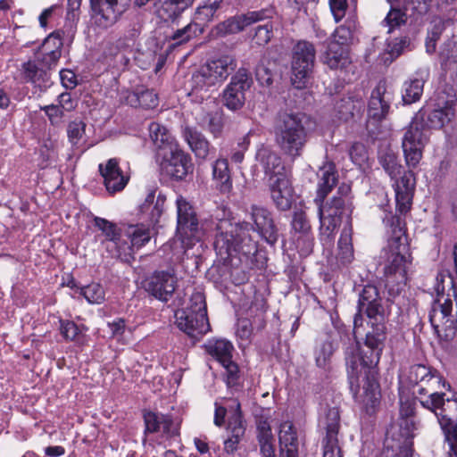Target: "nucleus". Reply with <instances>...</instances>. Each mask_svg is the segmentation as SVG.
<instances>
[{"mask_svg":"<svg viewBox=\"0 0 457 457\" xmlns=\"http://www.w3.org/2000/svg\"><path fill=\"white\" fill-rule=\"evenodd\" d=\"M222 212L217 211L213 222L215 223L214 248L223 258L229 256H248L257 250V242L251 237L249 231L253 230L273 245L278 240V229L274 223L271 212L263 206L253 204L250 207L249 216L253 224L248 222H233Z\"/></svg>","mask_w":457,"mask_h":457,"instance_id":"obj_1","label":"nucleus"},{"mask_svg":"<svg viewBox=\"0 0 457 457\" xmlns=\"http://www.w3.org/2000/svg\"><path fill=\"white\" fill-rule=\"evenodd\" d=\"M386 339V326L382 322L371 323V328L367 332L364 347L360 351L359 345L353 342L345 350V361L351 390L359 386V378L364 373L362 393L356 395L367 412L374 411L379 403L380 391L378 382V366Z\"/></svg>","mask_w":457,"mask_h":457,"instance_id":"obj_2","label":"nucleus"},{"mask_svg":"<svg viewBox=\"0 0 457 457\" xmlns=\"http://www.w3.org/2000/svg\"><path fill=\"white\" fill-rule=\"evenodd\" d=\"M453 115V104L448 101L443 104H427L416 112L402 141L405 161L409 167H416L421 160L423 148L428 141L429 129L443 128Z\"/></svg>","mask_w":457,"mask_h":457,"instance_id":"obj_3","label":"nucleus"},{"mask_svg":"<svg viewBox=\"0 0 457 457\" xmlns=\"http://www.w3.org/2000/svg\"><path fill=\"white\" fill-rule=\"evenodd\" d=\"M392 236L383 250L386 256L384 276L389 293L398 294L412 271V256L399 218L392 219Z\"/></svg>","mask_w":457,"mask_h":457,"instance_id":"obj_4","label":"nucleus"},{"mask_svg":"<svg viewBox=\"0 0 457 457\" xmlns=\"http://www.w3.org/2000/svg\"><path fill=\"white\" fill-rule=\"evenodd\" d=\"M303 119L302 113H284L279 116L275 127L278 145L293 161L302 155L307 142Z\"/></svg>","mask_w":457,"mask_h":457,"instance_id":"obj_5","label":"nucleus"},{"mask_svg":"<svg viewBox=\"0 0 457 457\" xmlns=\"http://www.w3.org/2000/svg\"><path fill=\"white\" fill-rule=\"evenodd\" d=\"M442 291H445V283L449 287L446 295L442 294L434 301L428 317L431 326L433 327L438 337L449 340L453 337L457 324V311L453 312V300H457V290L455 288L453 279L451 276L442 280Z\"/></svg>","mask_w":457,"mask_h":457,"instance_id":"obj_6","label":"nucleus"},{"mask_svg":"<svg viewBox=\"0 0 457 457\" xmlns=\"http://www.w3.org/2000/svg\"><path fill=\"white\" fill-rule=\"evenodd\" d=\"M351 187L343 183L336 195L324 206L319 208L320 239L328 244L333 241L334 233L340 226L343 216L352 212Z\"/></svg>","mask_w":457,"mask_h":457,"instance_id":"obj_7","label":"nucleus"},{"mask_svg":"<svg viewBox=\"0 0 457 457\" xmlns=\"http://www.w3.org/2000/svg\"><path fill=\"white\" fill-rule=\"evenodd\" d=\"M424 408L436 416L444 430L451 457H457V398L445 397L443 393L436 399L427 400Z\"/></svg>","mask_w":457,"mask_h":457,"instance_id":"obj_8","label":"nucleus"},{"mask_svg":"<svg viewBox=\"0 0 457 457\" xmlns=\"http://www.w3.org/2000/svg\"><path fill=\"white\" fill-rule=\"evenodd\" d=\"M316 49L312 43L299 40L292 48L291 81L296 88L306 86L315 63Z\"/></svg>","mask_w":457,"mask_h":457,"instance_id":"obj_9","label":"nucleus"},{"mask_svg":"<svg viewBox=\"0 0 457 457\" xmlns=\"http://www.w3.org/2000/svg\"><path fill=\"white\" fill-rule=\"evenodd\" d=\"M177 235L182 243L189 245L192 240H199L201 229L192 205L183 197L177 199Z\"/></svg>","mask_w":457,"mask_h":457,"instance_id":"obj_10","label":"nucleus"},{"mask_svg":"<svg viewBox=\"0 0 457 457\" xmlns=\"http://www.w3.org/2000/svg\"><path fill=\"white\" fill-rule=\"evenodd\" d=\"M126 0H90L93 23L106 29L114 25L126 10Z\"/></svg>","mask_w":457,"mask_h":457,"instance_id":"obj_11","label":"nucleus"},{"mask_svg":"<svg viewBox=\"0 0 457 457\" xmlns=\"http://www.w3.org/2000/svg\"><path fill=\"white\" fill-rule=\"evenodd\" d=\"M166 151L161 164L162 170L171 179L180 180L192 170L190 156L186 154L178 143L163 149Z\"/></svg>","mask_w":457,"mask_h":457,"instance_id":"obj_12","label":"nucleus"},{"mask_svg":"<svg viewBox=\"0 0 457 457\" xmlns=\"http://www.w3.org/2000/svg\"><path fill=\"white\" fill-rule=\"evenodd\" d=\"M252 84V79L245 69H239L231 78L222 95V103L230 111L241 109L245 101V91Z\"/></svg>","mask_w":457,"mask_h":457,"instance_id":"obj_13","label":"nucleus"},{"mask_svg":"<svg viewBox=\"0 0 457 457\" xmlns=\"http://www.w3.org/2000/svg\"><path fill=\"white\" fill-rule=\"evenodd\" d=\"M291 235L301 255H308L312 253L314 237L310 221L303 210L294 212L291 220Z\"/></svg>","mask_w":457,"mask_h":457,"instance_id":"obj_14","label":"nucleus"},{"mask_svg":"<svg viewBox=\"0 0 457 457\" xmlns=\"http://www.w3.org/2000/svg\"><path fill=\"white\" fill-rule=\"evenodd\" d=\"M265 17V11H253L235 15L218 23L212 29V34L216 37H224L228 35L237 34L243 31L246 27L263 20Z\"/></svg>","mask_w":457,"mask_h":457,"instance_id":"obj_15","label":"nucleus"},{"mask_svg":"<svg viewBox=\"0 0 457 457\" xmlns=\"http://www.w3.org/2000/svg\"><path fill=\"white\" fill-rule=\"evenodd\" d=\"M177 277L173 270L155 271L145 281V290L162 302H167L177 287Z\"/></svg>","mask_w":457,"mask_h":457,"instance_id":"obj_16","label":"nucleus"},{"mask_svg":"<svg viewBox=\"0 0 457 457\" xmlns=\"http://www.w3.org/2000/svg\"><path fill=\"white\" fill-rule=\"evenodd\" d=\"M340 415L337 408H331L328 411L324 428L326 429V436L324 438L323 457H342L341 449L338 445L337 434L339 431Z\"/></svg>","mask_w":457,"mask_h":457,"instance_id":"obj_17","label":"nucleus"},{"mask_svg":"<svg viewBox=\"0 0 457 457\" xmlns=\"http://www.w3.org/2000/svg\"><path fill=\"white\" fill-rule=\"evenodd\" d=\"M441 389L450 390L451 385L436 370H433L427 378L414 387L413 394L420 396L419 401L424 408L427 400L436 399V396H440L444 393L439 391Z\"/></svg>","mask_w":457,"mask_h":457,"instance_id":"obj_18","label":"nucleus"},{"mask_svg":"<svg viewBox=\"0 0 457 457\" xmlns=\"http://www.w3.org/2000/svg\"><path fill=\"white\" fill-rule=\"evenodd\" d=\"M99 171L104 179V184L110 194H115L124 189L129 177L125 175L119 166V160L112 158L105 164H99Z\"/></svg>","mask_w":457,"mask_h":457,"instance_id":"obj_19","label":"nucleus"},{"mask_svg":"<svg viewBox=\"0 0 457 457\" xmlns=\"http://www.w3.org/2000/svg\"><path fill=\"white\" fill-rule=\"evenodd\" d=\"M219 83L202 67L192 75L190 86L191 90L188 96L194 102L202 103L211 97L212 93L216 89Z\"/></svg>","mask_w":457,"mask_h":457,"instance_id":"obj_20","label":"nucleus"},{"mask_svg":"<svg viewBox=\"0 0 457 457\" xmlns=\"http://www.w3.org/2000/svg\"><path fill=\"white\" fill-rule=\"evenodd\" d=\"M94 222L105 237L106 247L109 248L111 245L114 248L113 256L120 258V253H128L129 247L123 238V231L116 224L99 217H96Z\"/></svg>","mask_w":457,"mask_h":457,"instance_id":"obj_21","label":"nucleus"},{"mask_svg":"<svg viewBox=\"0 0 457 457\" xmlns=\"http://www.w3.org/2000/svg\"><path fill=\"white\" fill-rule=\"evenodd\" d=\"M269 187L273 203L280 211H287L293 203V187L287 175L270 179Z\"/></svg>","mask_w":457,"mask_h":457,"instance_id":"obj_22","label":"nucleus"},{"mask_svg":"<svg viewBox=\"0 0 457 457\" xmlns=\"http://www.w3.org/2000/svg\"><path fill=\"white\" fill-rule=\"evenodd\" d=\"M176 324L178 328L191 337L198 338L206 334L210 329L208 317L204 316V325L200 324V315L193 314L188 311H176Z\"/></svg>","mask_w":457,"mask_h":457,"instance_id":"obj_23","label":"nucleus"},{"mask_svg":"<svg viewBox=\"0 0 457 457\" xmlns=\"http://www.w3.org/2000/svg\"><path fill=\"white\" fill-rule=\"evenodd\" d=\"M394 187L397 210L401 213H406L411 208L415 187L413 172H404L400 179L395 181Z\"/></svg>","mask_w":457,"mask_h":457,"instance_id":"obj_24","label":"nucleus"},{"mask_svg":"<svg viewBox=\"0 0 457 457\" xmlns=\"http://www.w3.org/2000/svg\"><path fill=\"white\" fill-rule=\"evenodd\" d=\"M389 101L386 83L379 81L371 92L368 107L369 117L376 120L384 119L390 108Z\"/></svg>","mask_w":457,"mask_h":457,"instance_id":"obj_25","label":"nucleus"},{"mask_svg":"<svg viewBox=\"0 0 457 457\" xmlns=\"http://www.w3.org/2000/svg\"><path fill=\"white\" fill-rule=\"evenodd\" d=\"M145 432H162L167 437L178 435V425L175 424L169 415L147 411L144 414Z\"/></svg>","mask_w":457,"mask_h":457,"instance_id":"obj_26","label":"nucleus"},{"mask_svg":"<svg viewBox=\"0 0 457 457\" xmlns=\"http://www.w3.org/2000/svg\"><path fill=\"white\" fill-rule=\"evenodd\" d=\"M123 238L129 247L128 253H120V258L131 256L134 249H139L151 239V231L144 224L129 225L123 230Z\"/></svg>","mask_w":457,"mask_h":457,"instance_id":"obj_27","label":"nucleus"},{"mask_svg":"<svg viewBox=\"0 0 457 457\" xmlns=\"http://www.w3.org/2000/svg\"><path fill=\"white\" fill-rule=\"evenodd\" d=\"M256 159L270 179L285 174V166L278 153L269 147L262 146L256 154Z\"/></svg>","mask_w":457,"mask_h":457,"instance_id":"obj_28","label":"nucleus"},{"mask_svg":"<svg viewBox=\"0 0 457 457\" xmlns=\"http://www.w3.org/2000/svg\"><path fill=\"white\" fill-rule=\"evenodd\" d=\"M194 0H155L154 13L164 22L175 21Z\"/></svg>","mask_w":457,"mask_h":457,"instance_id":"obj_29","label":"nucleus"},{"mask_svg":"<svg viewBox=\"0 0 457 457\" xmlns=\"http://www.w3.org/2000/svg\"><path fill=\"white\" fill-rule=\"evenodd\" d=\"M360 312H365L367 316L370 319H376L378 316H382L383 307L381 305V298L376 287L368 285L362 289L359 303Z\"/></svg>","mask_w":457,"mask_h":457,"instance_id":"obj_30","label":"nucleus"},{"mask_svg":"<svg viewBox=\"0 0 457 457\" xmlns=\"http://www.w3.org/2000/svg\"><path fill=\"white\" fill-rule=\"evenodd\" d=\"M278 440L281 457H298V439L292 422L285 421L280 425Z\"/></svg>","mask_w":457,"mask_h":457,"instance_id":"obj_31","label":"nucleus"},{"mask_svg":"<svg viewBox=\"0 0 457 457\" xmlns=\"http://www.w3.org/2000/svg\"><path fill=\"white\" fill-rule=\"evenodd\" d=\"M364 107V103L361 96L349 95L343 96L336 102L334 105V115L341 121H347L353 117L356 112H360Z\"/></svg>","mask_w":457,"mask_h":457,"instance_id":"obj_32","label":"nucleus"},{"mask_svg":"<svg viewBox=\"0 0 457 457\" xmlns=\"http://www.w3.org/2000/svg\"><path fill=\"white\" fill-rule=\"evenodd\" d=\"M203 67L220 84L236 69L237 61L234 56L226 54L210 61Z\"/></svg>","mask_w":457,"mask_h":457,"instance_id":"obj_33","label":"nucleus"},{"mask_svg":"<svg viewBox=\"0 0 457 457\" xmlns=\"http://www.w3.org/2000/svg\"><path fill=\"white\" fill-rule=\"evenodd\" d=\"M322 62L332 70L345 68L351 62L348 48L336 42H328L327 50L322 55Z\"/></svg>","mask_w":457,"mask_h":457,"instance_id":"obj_34","label":"nucleus"},{"mask_svg":"<svg viewBox=\"0 0 457 457\" xmlns=\"http://www.w3.org/2000/svg\"><path fill=\"white\" fill-rule=\"evenodd\" d=\"M37 61H28L22 64V75L27 82L32 83L40 90L46 89L50 85V76L42 65L38 67Z\"/></svg>","mask_w":457,"mask_h":457,"instance_id":"obj_35","label":"nucleus"},{"mask_svg":"<svg viewBox=\"0 0 457 457\" xmlns=\"http://www.w3.org/2000/svg\"><path fill=\"white\" fill-rule=\"evenodd\" d=\"M165 197L158 195L154 200V192L151 191L146 195L144 203L139 206V211L145 219L152 224L158 222L164 209Z\"/></svg>","mask_w":457,"mask_h":457,"instance_id":"obj_36","label":"nucleus"},{"mask_svg":"<svg viewBox=\"0 0 457 457\" xmlns=\"http://www.w3.org/2000/svg\"><path fill=\"white\" fill-rule=\"evenodd\" d=\"M212 178L221 193H229L232 189V179L226 158H218L212 164Z\"/></svg>","mask_w":457,"mask_h":457,"instance_id":"obj_37","label":"nucleus"},{"mask_svg":"<svg viewBox=\"0 0 457 457\" xmlns=\"http://www.w3.org/2000/svg\"><path fill=\"white\" fill-rule=\"evenodd\" d=\"M184 137L195 156L206 159L210 153V144L205 137L193 128H186Z\"/></svg>","mask_w":457,"mask_h":457,"instance_id":"obj_38","label":"nucleus"},{"mask_svg":"<svg viewBox=\"0 0 457 457\" xmlns=\"http://www.w3.org/2000/svg\"><path fill=\"white\" fill-rule=\"evenodd\" d=\"M318 177L320 180L318 183L317 195L320 199H324L337 181L335 166L332 163L325 164L318 171Z\"/></svg>","mask_w":457,"mask_h":457,"instance_id":"obj_39","label":"nucleus"},{"mask_svg":"<svg viewBox=\"0 0 457 457\" xmlns=\"http://www.w3.org/2000/svg\"><path fill=\"white\" fill-rule=\"evenodd\" d=\"M337 259L342 265L350 264L353 259V247L352 244V228H344L337 244Z\"/></svg>","mask_w":457,"mask_h":457,"instance_id":"obj_40","label":"nucleus"},{"mask_svg":"<svg viewBox=\"0 0 457 457\" xmlns=\"http://www.w3.org/2000/svg\"><path fill=\"white\" fill-rule=\"evenodd\" d=\"M127 102L134 107H143L153 109L158 105V97L154 91L149 89L138 88L131 92L127 96Z\"/></svg>","mask_w":457,"mask_h":457,"instance_id":"obj_41","label":"nucleus"},{"mask_svg":"<svg viewBox=\"0 0 457 457\" xmlns=\"http://www.w3.org/2000/svg\"><path fill=\"white\" fill-rule=\"evenodd\" d=\"M233 348L232 344L225 339L210 340L206 345L207 353L220 363L232 358Z\"/></svg>","mask_w":457,"mask_h":457,"instance_id":"obj_42","label":"nucleus"},{"mask_svg":"<svg viewBox=\"0 0 457 457\" xmlns=\"http://www.w3.org/2000/svg\"><path fill=\"white\" fill-rule=\"evenodd\" d=\"M149 134L151 139L159 149H166L170 145L177 143L169 130L157 122H152L149 125Z\"/></svg>","mask_w":457,"mask_h":457,"instance_id":"obj_43","label":"nucleus"},{"mask_svg":"<svg viewBox=\"0 0 457 457\" xmlns=\"http://www.w3.org/2000/svg\"><path fill=\"white\" fill-rule=\"evenodd\" d=\"M149 134L151 139L159 149H166L170 145L177 143L169 130L157 122H152L149 125Z\"/></svg>","mask_w":457,"mask_h":457,"instance_id":"obj_44","label":"nucleus"},{"mask_svg":"<svg viewBox=\"0 0 457 457\" xmlns=\"http://www.w3.org/2000/svg\"><path fill=\"white\" fill-rule=\"evenodd\" d=\"M179 311L192 312L193 314L200 315V324L204 325V316H207L205 296L203 292L195 290L189 297L187 305Z\"/></svg>","mask_w":457,"mask_h":457,"instance_id":"obj_45","label":"nucleus"},{"mask_svg":"<svg viewBox=\"0 0 457 457\" xmlns=\"http://www.w3.org/2000/svg\"><path fill=\"white\" fill-rule=\"evenodd\" d=\"M220 3L221 0H207L196 9L192 23H198L199 28H202L204 24L211 21L220 8Z\"/></svg>","mask_w":457,"mask_h":457,"instance_id":"obj_46","label":"nucleus"},{"mask_svg":"<svg viewBox=\"0 0 457 457\" xmlns=\"http://www.w3.org/2000/svg\"><path fill=\"white\" fill-rule=\"evenodd\" d=\"M406 22L407 14L404 11L399 8H391L380 24L386 29L387 34H392L404 26Z\"/></svg>","mask_w":457,"mask_h":457,"instance_id":"obj_47","label":"nucleus"},{"mask_svg":"<svg viewBox=\"0 0 457 457\" xmlns=\"http://www.w3.org/2000/svg\"><path fill=\"white\" fill-rule=\"evenodd\" d=\"M424 87V80L421 79H413L404 82L403 86V101L411 104L420 100Z\"/></svg>","mask_w":457,"mask_h":457,"instance_id":"obj_48","label":"nucleus"},{"mask_svg":"<svg viewBox=\"0 0 457 457\" xmlns=\"http://www.w3.org/2000/svg\"><path fill=\"white\" fill-rule=\"evenodd\" d=\"M386 50L390 55L391 60H394L405 51L411 50V40L408 36H401L392 39H387Z\"/></svg>","mask_w":457,"mask_h":457,"instance_id":"obj_49","label":"nucleus"},{"mask_svg":"<svg viewBox=\"0 0 457 457\" xmlns=\"http://www.w3.org/2000/svg\"><path fill=\"white\" fill-rule=\"evenodd\" d=\"M78 289L89 303L101 304L105 300V291L99 283H91Z\"/></svg>","mask_w":457,"mask_h":457,"instance_id":"obj_50","label":"nucleus"},{"mask_svg":"<svg viewBox=\"0 0 457 457\" xmlns=\"http://www.w3.org/2000/svg\"><path fill=\"white\" fill-rule=\"evenodd\" d=\"M379 162L392 179L401 174L402 166L398 163L397 155L393 151L388 150L381 154Z\"/></svg>","mask_w":457,"mask_h":457,"instance_id":"obj_51","label":"nucleus"},{"mask_svg":"<svg viewBox=\"0 0 457 457\" xmlns=\"http://www.w3.org/2000/svg\"><path fill=\"white\" fill-rule=\"evenodd\" d=\"M203 28H199L198 23H189L182 29H178L170 37L171 40L174 41L172 46H179L187 43L191 38L195 37L198 33H202Z\"/></svg>","mask_w":457,"mask_h":457,"instance_id":"obj_52","label":"nucleus"},{"mask_svg":"<svg viewBox=\"0 0 457 457\" xmlns=\"http://www.w3.org/2000/svg\"><path fill=\"white\" fill-rule=\"evenodd\" d=\"M62 41L60 31L53 32L43 42L37 52L52 54L54 57L62 55Z\"/></svg>","mask_w":457,"mask_h":457,"instance_id":"obj_53","label":"nucleus"},{"mask_svg":"<svg viewBox=\"0 0 457 457\" xmlns=\"http://www.w3.org/2000/svg\"><path fill=\"white\" fill-rule=\"evenodd\" d=\"M354 28L355 24L353 21H346L335 30L332 39L329 42H336L341 46L347 47L348 44L351 43L353 38Z\"/></svg>","mask_w":457,"mask_h":457,"instance_id":"obj_54","label":"nucleus"},{"mask_svg":"<svg viewBox=\"0 0 457 457\" xmlns=\"http://www.w3.org/2000/svg\"><path fill=\"white\" fill-rule=\"evenodd\" d=\"M199 124L208 129L214 137H218L223 129L222 118L218 112L204 114L199 120Z\"/></svg>","mask_w":457,"mask_h":457,"instance_id":"obj_55","label":"nucleus"},{"mask_svg":"<svg viewBox=\"0 0 457 457\" xmlns=\"http://www.w3.org/2000/svg\"><path fill=\"white\" fill-rule=\"evenodd\" d=\"M433 370L434 369L422 364L413 365L410 368L408 374L406 375V379L410 386L415 387L425 378H427Z\"/></svg>","mask_w":457,"mask_h":457,"instance_id":"obj_56","label":"nucleus"},{"mask_svg":"<svg viewBox=\"0 0 457 457\" xmlns=\"http://www.w3.org/2000/svg\"><path fill=\"white\" fill-rule=\"evenodd\" d=\"M86 124L81 120H73L69 123L67 135L72 145H78L85 135Z\"/></svg>","mask_w":457,"mask_h":457,"instance_id":"obj_57","label":"nucleus"},{"mask_svg":"<svg viewBox=\"0 0 457 457\" xmlns=\"http://www.w3.org/2000/svg\"><path fill=\"white\" fill-rule=\"evenodd\" d=\"M334 352L333 344L330 341L322 342L315 351V360L319 367H324Z\"/></svg>","mask_w":457,"mask_h":457,"instance_id":"obj_58","label":"nucleus"},{"mask_svg":"<svg viewBox=\"0 0 457 457\" xmlns=\"http://www.w3.org/2000/svg\"><path fill=\"white\" fill-rule=\"evenodd\" d=\"M440 55L445 63H457V39L455 37L444 44Z\"/></svg>","mask_w":457,"mask_h":457,"instance_id":"obj_59","label":"nucleus"},{"mask_svg":"<svg viewBox=\"0 0 457 457\" xmlns=\"http://www.w3.org/2000/svg\"><path fill=\"white\" fill-rule=\"evenodd\" d=\"M222 367L225 369L226 383L228 386H235L239 378V370L238 366L236 362L232 361L231 359L228 360V361H224L220 363Z\"/></svg>","mask_w":457,"mask_h":457,"instance_id":"obj_60","label":"nucleus"},{"mask_svg":"<svg viewBox=\"0 0 457 457\" xmlns=\"http://www.w3.org/2000/svg\"><path fill=\"white\" fill-rule=\"evenodd\" d=\"M271 37L272 26L270 23H266L256 28L253 39L256 45L262 46L270 42Z\"/></svg>","mask_w":457,"mask_h":457,"instance_id":"obj_61","label":"nucleus"},{"mask_svg":"<svg viewBox=\"0 0 457 457\" xmlns=\"http://www.w3.org/2000/svg\"><path fill=\"white\" fill-rule=\"evenodd\" d=\"M255 77L262 86H270L273 81L271 70L263 62H261L255 69Z\"/></svg>","mask_w":457,"mask_h":457,"instance_id":"obj_62","label":"nucleus"},{"mask_svg":"<svg viewBox=\"0 0 457 457\" xmlns=\"http://www.w3.org/2000/svg\"><path fill=\"white\" fill-rule=\"evenodd\" d=\"M445 29V22L441 20H438L437 21H435L433 28L431 30L428 31L427 42H426V47L427 51L429 50V42H432V50H436V44L437 40L440 38V36Z\"/></svg>","mask_w":457,"mask_h":457,"instance_id":"obj_63","label":"nucleus"},{"mask_svg":"<svg viewBox=\"0 0 457 457\" xmlns=\"http://www.w3.org/2000/svg\"><path fill=\"white\" fill-rule=\"evenodd\" d=\"M48 117L51 124L57 125L62 121L64 111L59 104H49L41 108Z\"/></svg>","mask_w":457,"mask_h":457,"instance_id":"obj_64","label":"nucleus"}]
</instances>
